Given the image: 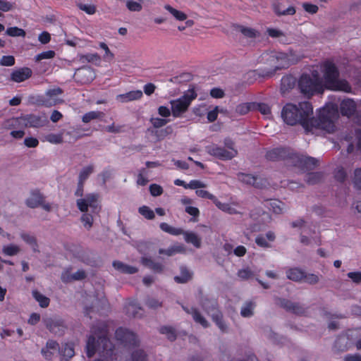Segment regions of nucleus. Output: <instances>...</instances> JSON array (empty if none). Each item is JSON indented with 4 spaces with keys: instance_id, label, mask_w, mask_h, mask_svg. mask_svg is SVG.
Returning <instances> with one entry per match:
<instances>
[{
    "instance_id": "f257e3e1",
    "label": "nucleus",
    "mask_w": 361,
    "mask_h": 361,
    "mask_svg": "<svg viewBox=\"0 0 361 361\" xmlns=\"http://www.w3.org/2000/svg\"><path fill=\"white\" fill-rule=\"evenodd\" d=\"M333 114H280L281 118L288 125L300 123L305 130L312 131L319 129L332 133L335 124L331 116Z\"/></svg>"
},
{
    "instance_id": "f03ea898",
    "label": "nucleus",
    "mask_w": 361,
    "mask_h": 361,
    "mask_svg": "<svg viewBox=\"0 0 361 361\" xmlns=\"http://www.w3.org/2000/svg\"><path fill=\"white\" fill-rule=\"evenodd\" d=\"M76 204L78 209L82 212L80 220L83 226L90 230L93 224V214L98 213L100 210L99 205V195L95 193H90L84 197L78 199Z\"/></svg>"
},
{
    "instance_id": "7ed1b4c3",
    "label": "nucleus",
    "mask_w": 361,
    "mask_h": 361,
    "mask_svg": "<svg viewBox=\"0 0 361 361\" xmlns=\"http://www.w3.org/2000/svg\"><path fill=\"white\" fill-rule=\"evenodd\" d=\"M324 78L326 88L335 91L351 92V87L345 80L339 79V72L336 65L326 61L323 65Z\"/></svg>"
},
{
    "instance_id": "20e7f679",
    "label": "nucleus",
    "mask_w": 361,
    "mask_h": 361,
    "mask_svg": "<svg viewBox=\"0 0 361 361\" xmlns=\"http://www.w3.org/2000/svg\"><path fill=\"white\" fill-rule=\"evenodd\" d=\"M298 87L303 94L310 97L314 94H322L324 92L322 81L317 73L310 76L302 75L298 80Z\"/></svg>"
},
{
    "instance_id": "39448f33",
    "label": "nucleus",
    "mask_w": 361,
    "mask_h": 361,
    "mask_svg": "<svg viewBox=\"0 0 361 361\" xmlns=\"http://www.w3.org/2000/svg\"><path fill=\"white\" fill-rule=\"evenodd\" d=\"M116 338L118 342H119V345H122L123 348V350L118 351V348L120 346H118V348H116L114 345L112 347L114 348V352L117 354L114 357L121 359V357L123 354L126 353V350H129L131 347H135L137 345L138 341L135 334L129 330L123 328H119L116 331ZM111 345H113L111 343ZM117 360H119L117 359Z\"/></svg>"
},
{
    "instance_id": "423d86ee",
    "label": "nucleus",
    "mask_w": 361,
    "mask_h": 361,
    "mask_svg": "<svg viewBox=\"0 0 361 361\" xmlns=\"http://www.w3.org/2000/svg\"><path fill=\"white\" fill-rule=\"evenodd\" d=\"M197 97L195 87L191 85L188 90L183 92V95L170 101L171 113H185Z\"/></svg>"
},
{
    "instance_id": "0eeeda50",
    "label": "nucleus",
    "mask_w": 361,
    "mask_h": 361,
    "mask_svg": "<svg viewBox=\"0 0 361 361\" xmlns=\"http://www.w3.org/2000/svg\"><path fill=\"white\" fill-rule=\"evenodd\" d=\"M12 125H23L25 127L40 128L49 123L47 114H25L11 121Z\"/></svg>"
},
{
    "instance_id": "6e6552de",
    "label": "nucleus",
    "mask_w": 361,
    "mask_h": 361,
    "mask_svg": "<svg viewBox=\"0 0 361 361\" xmlns=\"http://www.w3.org/2000/svg\"><path fill=\"white\" fill-rule=\"evenodd\" d=\"M271 107L266 103L262 102H245L236 106V113H249L250 111H259V113H270Z\"/></svg>"
},
{
    "instance_id": "1a4fd4ad",
    "label": "nucleus",
    "mask_w": 361,
    "mask_h": 361,
    "mask_svg": "<svg viewBox=\"0 0 361 361\" xmlns=\"http://www.w3.org/2000/svg\"><path fill=\"white\" fill-rule=\"evenodd\" d=\"M206 151L210 155L221 159H231L237 154V151L234 148L231 147L230 149H226L214 144L207 146Z\"/></svg>"
},
{
    "instance_id": "9d476101",
    "label": "nucleus",
    "mask_w": 361,
    "mask_h": 361,
    "mask_svg": "<svg viewBox=\"0 0 361 361\" xmlns=\"http://www.w3.org/2000/svg\"><path fill=\"white\" fill-rule=\"evenodd\" d=\"M281 113H313V107L310 102H300L298 105L288 103L283 106Z\"/></svg>"
},
{
    "instance_id": "9b49d317",
    "label": "nucleus",
    "mask_w": 361,
    "mask_h": 361,
    "mask_svg": "<svg viewBox=\"0 0 361 361\" xmlns=\"http://www.w3.org/2000/svg\"><path fill=\"white\" fill-rule=\"evenodd\" d=\"M239 181L255 188H262L265 185V181L259 176H255L250 173H239L238 174Z\"/></svg>"
},
{
    "instance_id": "f8f14e48",
    "label": "nucleus",
    "mask_w": 361,
    "mask_h": 361,
    "mask_svg": "<svg viewBox=\"0 0 361 361\" xmlns=\"http://www.w3.org/2000/svg\"><path fill=\"white\" fill-rule=\"evenodd\" d=\"M77 80L82 83H90L96 78V73L91 67L79 68L75 74Z\"/></svg>"
},
{
    "instance_id": "ddd939ff",
    "label": "nucleus",
    "mask_w": 361,
    "mask_h": 361,
    "mask_svg": "<svg viewBox=\"0 0 361 361\" xmlns=\"http://www.w3.org/2000/svg\"><path fill=\"white\" fill-rule=\"evenodd\" d=\"M345 140L349 143L348 146V152L350 153L356 147L361 150V130L355 129L354 133L346 135Z\"/></svg>"
},
{
    "instance_id": "4468645a",
    "label": "nucleus",
    "mask_w": 361,
    "mask_h": 361,
    "mask_svg": "<svg viewBox=\"0 0 361 361\" xmlns=\"http://www.w3.org/2000/svg\"><path fill=\"white\" fill-rule=\"evenodd\" d=\"M59 343L53 340H49L46 345L42 348L41 353L44 359L51 360L54 355L59 353Z\"/></svg>"
},
{
    "instance_id": "2eb2a0df",
    "label": "nucleus",
    "mask_w": 361,
    "mask_h": 361,
    "mask_svg": "<svg viewBox=\"0 0 361 361\" xmlns=\"http://www.w3.org/2000/svg\"><path fill=\"white\" fill-rule=\"evenodd\" d=\"M32 74V71L30 68H20L11 73L10 80L15 82H21L30 78Z\"/></svg>"
},
{
    "instance_id": "dca6fc26",
    "label": "nucleus",
    "mask_w": 361,
    "mask_h": 361,
    "mask_svg": "<svg viewBox=\"0 0 361 361\" xmlns=\"http://www.w3.org/2000/svg\"><path fill=\"white\" fill-rule=\"evenodd\" d=\"M270 61L271 63H276L275 71L286 68L290 65L288 54L286 53H279L276 56H272Z\"/></svg>"
},
{
    "instance_id": "f3484780",
    "label": "nucleus",
    "mask_w": 361,
    "mask_h": 361,
    "mask_svg": "<svg viewBox=\"0 0 361 361\" xmlns=\"http://www.w3.org/2000/svg\"><path fill=\"white\" fill-rule=\"evenodd\" d=\"M272 7L274 13L278 16H293L295 13V8L294 6H290L286 7L283 2L275 1L272 4Z\"/></svg>"
},
{
    "instance_id": "a211bd4d",
    "label": "nucleus",
    "mask_w": 361,
    "mask_h": 361,
    "mask_svg": "<svg viewBox=\"0 0 361 361\" xmlns=\"http://www.w3.org/2000/svg\"><path fill=\"white\" fill-rule=\"evenodd\" d=\"M275 234L272 231L267 232L265 235H259L255 238L256 244L262 247H271V243L275 240Z\"/></svg>"
},
{
    "instance_id": "6ab92c4d",
    "label": "nucleus",
    "mask_w": 361,
    "mask_h": 361,
    "mask_svg": "<svg viewBox=\"0 0 361 361\" xmlns=\"http://www.w3.org/2000/svg\"><path fill=\"white\" fill-rule=\"evenodd\" d=\"M16 119V118H13L8 121L5 123V128L11 130L10 135L13 138L19 140L23 138L25 135V131L23 129V128L25 126L23 125H12L11 121Z\"/></svg>"
},
{
    "instance_id": "aec40b11",
    "label": "nucleus",
    "mask_w": 361,
    "mask_h": 361,
    "mask_svg": "<svg viewBox=\"0 0 361 361\" xmlns=\"http://www.w3.org/2000/svg\"><path fill=\"white\" fill-rule=\"evenodd\" d=\"M361 104H356L355 102L351 99L343 100L340 104L341 113H356L357 109L360 111L359 109Z\"/></svg>"
},
{
    "instance_id": "412c9836",
    "label": "nucleus",
    "mask_w": 361,
    "mask_h": 361,
    "mask_svg": "<svg viewBox=\"0 0 361 361\" xmlns=\"http://www.w3.org/2000/svg\"><path fill=\"white\" fill-rule=\"evenodd\" d=\"M63 90L60 87L49 90L46 92L45 97L47 101L49 103L50 106H54L61 102L62 100L59 98V96L62 94Z\"/></svg>"
},
{
    "instance_id": "4be33fe9",
    "label": "nucleus",
    "mask_w": 361,
    "mask_h": 361,
    "mask_svg": "<svg viewBox=\"0 0 361 361\" xmlns=\"http://www.w3.org/2000/svg\"><path fill=\"white\" fill-rule=\"evenodd\" d=\"M143 95L141 90H133L125 94H118L116 99L120 102H128L140 99Z\"/></svg>"
},
{
    "instance_id": "5701e85b",
    "label": "nucleus",
    "mask_w": 361,
    "mask_h": 361,
    "mask_svg": "<svg viewBox=\"0 0 361 361\" xmlns=\"http://www.w3.org/2000/svg\"><path fill=\"white\" fill-rule=\"evenodd\" d=\"M174 184L178 186H182L185 189H197L207 187V184L200 180H192L188 183H186L182 180L176 179Z\"/></svg>"
},
{
    "instance_id": "b1692460",
    "label": "nucleus",
    "mask_w": 361,
    "mask_h": 361,
    "mask_svg": "<svg viewBox=\"0 0 361 361\" xmlns=\"http://www.w3.org/2000/svg\"><path fill=\"white\" fill-rule=\"evenodd\" d=\"M140 262L142 264L155 273H161L164 268L161 263L154 262L151 257H142Z\"/></svg>"
},
{
    "instance_id": "393cba45",
    "label": "nucleus",
    "mask_w": 361,
    "mask_h": 361,
    "mask_svg": "<svg viewBox=\"0 0 361 361\" xmlns=\"http://www.w3.org/2000/svg\"><path fill=\"white\" fill-rule=\"evenodd\" d=\"M212 311V312L208 310V313L211 314V316L216 326L222 332H227L228 328L226 322L223 320L221 313L214 308Z\"/></svg>"
},
{
    "instance_id": "a878e982",
    "label": "nucleus",
    "mask_w": 361,
    "mask_h": 361,
    "mask_svg": "<svg viewBox=\"0 0 361 361\" xmlns=\"http://www.w3.org/2000/svg\"><path fill=\"white\" fill-rule=\"evenodd\" d=\"M43 197L42 194L36 190L32 192L30 196L26 200V204L30 208H35L42 204Z\"/></svg>"
},
{
    "instance_id": "bb28decb",
    "label": "nucleus",
    "mask_w": 361,
    "mask_h": 361,
    "mask_svg": "<svg viewBox=\"0 0 361 361\" xmlns=\"http://www.w3.org/2000/svg\"><path fill=\"white\" fill-rule=\"evenodd\" d=\"M113 267L116 270L123 274H135L137 271V269L135 267L128 265L120 261H114L113 262Z\"/></svg>"
},
{
    "instance_id": "cd10ccee",
    "label": "nucleus",
    "mask_w": 361,
    "mask_h": 361,
    "mask_svg": "<svg viewBox=\"0 0 361 361\" xmlns=\"http://www.w3.org/2000/svg\"><path fill=\"white\" fill-rule=\"evenodd\" d=\"M59 353L61 355V361H69L75 354L73 346L68 343H66L61 348L59 347Z\"/></svg>"
},
{
    "instance_id": "c85d7f7f",
    "label": "nucleus",
    "mask_w": 361,
    "mask_h": 361,
    "mask_svg": "<svg viewBox=\"0 0 361 361\" xmlns=\"http://www.w3.org/2000/svg\"><path fill=\"white\" fill-rule=\"evenodd\" d=\"M266 157L267 159L271 161L285 159L286 157V152L283 148H276L267 152Z\"/></svg>"
},
{
    "instance_id": "c756f323",
    "label": "nucleus",
    "mask_w": 361,
    "mask_h": 361,
    "mask_svg": "<svg viewBox=\"0 0 361 361\" xmlns=\"http://www.w3.org/2000/svg\"><path fill=\"white\" fill-rule=\"evenodd\" d=\"M178 115L179 114H159V116L152 118L151 122L155 128H159L169 122L170 119L168 118L169 116H173V117H176V116Z\"/></svg>"
},
{
    "instance_id": "7c9ffc66",
    "label": "nucleus",
    "mask_w": 361,
    "mask_h": 361,
    "mask_svg": "<svg viewBox=\"0 0 361 361\" xmlns=\"http://www.w3.org/2000/svg\"><path fill=\"white\" fill-rule=\"evenodd\" d=\"M182 234L184 235L185 240L187 243L192 244L195 247H200L201 238L196 233L183 231Z\"/></svg>"
},
{
    "instance_id": "2f4dec72",
    "label": "nucleus",
    "mask_w": 361,
    "mask_h": 361,
    "mask_svg": "<svg viewBox=\"0 0 361 361\" xmlns=\"http://www.w3.org/2000/svg\"><path fill=\"white\" fill-rule=\"evenodd\" d=\"M296 80L291 75L283 76L281 79V90L284 93L294 87Z\"/></svg>"
},
{
    "instance_id": "473e14b6",
    "label": "nucleus",
    "mask_w": 361,
    "mask_h": 361,
    "mask_svg": "<svg viewBox=\"0 0 361 361\" xmlns=\"http://www.w3.org/2000/svg\"><path fill=\"white\" fill-rule=\"evenodd\" d=\"M183 309L189 314H191L193 319L195 322L200 324L204 328H207L209 326L208 322L200 314V312L194 308H191L190 310L183 307Z\"/></svg>"
},
{
    "instance_id": "72a5a7b5",
    "label": "nucleus",
    "mask_w": 361,
    "mask_h": 361,
    "mask_svg": "<svg viewBox=\"0 0 361 361\" xmlns=\"http://www.w3.org/2000/svg\"><path fill=\"white\" fill-rule=\"evenodd\" d=\"M20 235L22 240L32 247L33 251H37L38 245L37 240L33 235L26 232H22Z\"/></svg>"
},
{
    "instance_id": "f704fd0d",
    "label": "nucleus",
    "mask_w": 361,
    "mask_h": 361,
    "mask_svg": "<svg viewBox=\"0 0 361 361\" xmlns=\"http://www.w3.org/2000/svg\"><path fill=\"white\" fill-rule=\"evenodd\" d=\"M235 31L242 33L245 37L255 38L256 37V31L250 27H245L241 25H233Z\"/></svg>"
},
{
    "instance_id": "c9c22d12",
    "label": "nucleus",
    "mask_w": 361,
    "mask_h": 361,
    "mask_svg": "<svg viewBox=\"0 0 361 361\" xmlns=\"http://www.w3.org/2000/svg\"><path fill=\"white\" fill-rule=\"evenodd\" d=\"M214 204L218 209L229 214H235L239 213L233 205L228 203H223L220 202L218 199L216 200Z\"/></svg>"
},
{
    "instance_id": "e433bc0d",
    "label": "nucleus",
    "mask_w": 361,
    "mask_h": 361,
    "mask_svg": "<svg viewBox=\"0 0 361 361\" xmlns=\"http://www.w3.org/2000/svg\"><path fill=\"white\" fill-rule=\"evenodd\" d=\"M185 248L182 245H176L169 247L168 249H160L159 253L160 255H166L167 256H173L176 253H180L184 252Z\"/></svg>"
},
{
    "instance_id": "4c0bfd02",
    "label": "nucleus",
    "mask_w": 361,
    "mask_h": 361,
    "mask_svg": "<svg viewBox=\"0 0 361 361\" xmlns=\"http://www.w3.org/2000/svg\"><path fill=\"white\" fill-rule=\"evenodd\" d=\"M267 207L274 213L280 214L284 209V204L278 200H271L267 203Z\"/></svg>"
},
{
    "instance_id": "58836bf2",
    "label": "nucleus",
    "mask_w": 361,
    "mask_h": 361,
    "mask_svg": "<svg viewBox=\"0 0 361 361\" xmlns=\"http://www.w3.org/2000/svg\"><path fill=\"white\" fill-rule=\"evenodd\" d=\"M164 8L177 20L183 21L187 19V15L185 13L174 8L169 4L165 5Z\"/></svg>"
},
{
    "instance_id": "ea45409f",
    "label": "nucleus",
    "mask_w": 361,
    "mask_h": 361,
    "mask_svg": "<svg viewBox=\"0 0 361 361\" xmlns=\"http://www.w3.org/2000/svg\"><path fill=\"white\" fill-rule=\"evenodd\" d=\"M286 274L289 279L295 281H302L305 276V272L297 268L290 269Z\"/></svg>"
},
{
    "instance_id": "a19ab883",
    "label": "nucleus",
    "mask_w": 361,
    "mask_h": 361,
    "mask_svg": "<svg viewBox=\"0 0 361 361\" xmlns=\"http://www.w3.org/2000/svg\"><path fill=\"white\" fill-rule=\"evenodd\" d=\"M20 252V247L16 244H8L4 245L2 247V252L6 256H14Z\"/></svg>"
},
{
    "instance_id": "79ce46f5",
    "label": "nucleus",
    "mask_w": 361,
    "mask_h": 361,
    "mask_svg": "<svg viewBox=\"0 0 361 361\" xmlns=\"http://www.w3.org/2000/svg\"><path fill=\"white\" fill-rule=\"evenodd\" d=\"M159 227L163 231L173 235H178L183 233V229L173 227L167 223H161Z\"/></svg>"
},
{
    "instance_id": "37998d69",
    "label": "nucleus",
    "mask_w": 361,
    "mask_h": 361,
    "mask_svg": "<svg viewBox=\"0 0 361 361\" xmlns=\"http://www.w3.org/2000/svg\"><path fill=\"white\" fill-rule=\"evenodd\" d=\"M28 101L30 104H35L37 106H50V102L47 101L46 97L44 96H30L29 97Z\"/></svg>"
},
{
    "instance_id": "c03bdc74",
    "label": "nucleus",
    "mask_w": 361,
    "mask_h": 361,
    "mask_svg": "<svg viewBox=\"0 0 361 361\" xmlns=\"http://www.w3.org/2000/svg\"><path fill=\"white\" fill-rule=\"evenodd\" d=\"M94 172V166L88 165L83 167L80 171L78 180L80 183H85L88 177Z\"/></svg>"
},
{
    "instance_id": "a18cd8bd",
    "label": "nucleus",
    "mask_w": 361,
    "mask_h": 361,
    "mask_svg": "<svg viewBox=\"0 0 361 361\" xmlns=\"http://www.w3.org/2000/svg\"><path fill=\"white\" fill-rule=\"evenodd\" d=\"M42 141H46V142H49L51 144H54V145L61 144L63 141V134L62 133H59V134L49 133L44 136Z\"/></svg>"
},
{
    "instance_id": "49530a36",
    "label": "nucleus",
    "mask_w": 361,
    "mask_h": 361,
    "mask_svg": "<svg viewBox=\"0 0 361 361\" xmlns=\"http://www.w3.org/2000/svg\"><path fill=\"white\" fill-rule=\"evenodd\" d=\"M255 304L253 302H247L241 308L240 314L244 317H250L253 315Z\"/></svg>"
},
{
    "instance_id": "de8ad7c7",
    "label": "nucleus",
    "mask_w": 361,
    "mask_h": 361,
    "mask_svg": "<svg viewBox=\"0 0 361 361\" xmlns=\"http://www.w3.org/2000/svg\"><path fill=\"white\" fill-rule=\"evenodd\" d=\"M33 298L39 302L40 307H47L49 305V299L37 290L32 291Z\"/></svg>"
},
{
    "instance_id": "09e8293b",
    "label": "nucleus",
    "mask_w": 361,
    "mask_h": 361,
    "mask_svg": "<svg viewBox=\"0 0 361 361\" xmlns=\"http://www.w3.org/2000/svg\"><path fill=\"white\" fill-rule=\"evenodd\" d=\"M191 276V273L186 268L181 267L180 276H175L174 280L178 283H183L188 281Z\"/></svg>"
},
{
    "instance_id": "8fccbe9b",
    "label": "nucleus",
    "mask_w": 361,
    "mask_h": 361,
    "mask_svg": "<svg viewBox=\"0 0 361 361\" xmlns=\"http://www.w3.org/2000/svg\"><path fill=\"white\" fill-rule=\"evenodd\" d=\"M45 324L47 327L52 332L57 333L56 327H59L61 326L62 322L59 319L48 318L46 319Z\"/></svg>"
},
{
    "instance_id": "3c124183",
    "label": "nucleus",
    "mask_w": 361,
    "mask_h": 361,
    "mask_svg": "<svg viewBox=\"0 0 361 361\" xmlns=\"http://www.w3.org/2000/svg\"><path fill=\"white\" fill-rule=\"evenodd\" d=\"M204 188H205L195 189L196 195L199 197L209 199L214 203L217 198L213 194L204 190Z\"/></svg>"
},
{
    "instance_id": "603ef678",
    "label": "nucleus",
    "mask_w": 361,
    "mask_h": 361,
    "mask_svg": "<svg viewBox=\"0 0 361 361\" xmlns=\"http://www.w3.org/2000/svg\"><path fill=\"white\" fill-rule=\"evenodd\" d=\"M282 305L287 310L293 311L294 313L300 314L303 313V310L298 304L291 302L290 301H285Z\"/></svg>"
},
{
    "instance_id": "864d4df0",
    "label": "nucleus",
    "mask_w": 361,
    "mask_h": 361,
    "mask_svg": "<svg viewBox=\"0 0 361 361\" xmlns=\"http://www.w3.org/2000/svg\"><path fill=\"white\" fill-rule=\"evenodd\" d=\"M6 34L11 37H24L26 32L24 30L18 27H8L6 30Z\"/></svg>"
},
{
    "instance_id": "5fc2aeb1",
    "label": "nucleus",
    "mask_w": 361,
    "mask_h": 361,
    "mask_svg": "<svg viewBox=\"0 0 361 361\" xmlns=\"http://www.w3.org/2000/svg\"><path fill=\"white\" fill-rule=\"evenodd\" d=\"M318 113H322V110L319 109ZM322 113H338V103L336 102H328L324 106L322 109Z\"/></svg>"
},
{
    "instance_id": "6e6d98bb",
    "label": "nucleus",
    "mask_w": 361,
    "mask_h": 361,
    "mask_svg": "<svg viewBox=\"0 0 361 361\" xmlns=\"http://www.w3.org/2000/svg\"><path fill=\"white\" fill-rule=\"evenodd\" d=\"M76 5L81 11H85L89 15H92L96 13L97 8L93 4H84L80 2H78Z\"/></svg>"
},
{
    "instance_id": "4d7b16f0",
    "label": "nucleus",
    "mask_w": 361,
    "mask_h": 361,
    "mask_svg": "<svg viewBox=\"0 0 361 361\" xmlns=\"http://www.w3.org/2000/svg\"><path fill=\"white\" fill-rule=\"evenodd\" d=\"M132 361H147V355L142 350L137 349L133 351Z\"/></svg>"
},
{
    "instance_id": "13d9d810",
    "label": "nucleus",
    "mask_w": 361,
    "mask_h": 361,
    "mask_svg": "<svg viewBox=\"0 0 361 361\" xmlns=\"http://www.w3.org/2000/svg\"><path fill=\"white\" fill-rule=\"evenodd\" d=\"M139 213L147 219H153L155 217L154 211L147 206L140 207Z\"/></svg>"
},
{
    "instance_id": "bf43d9fd",
    "label": "nucleus",
    "mask_w": 361,
    "mask_h": 361,
    "mask_svg": "<svg viewBox=\"0 0 361 361\" xmlns=\"http://www.w3.org/2000/svg\"><path fill=\"white\" fill-rule=\"evenodd\" d=\"M322 178L320 173H310L305 176V180L309 184H315L318 183Z\"/></svg>"
},
{
    "instance_id": "052dcab7",
    "label": "nucleus",
    "mask_w": 361,
    "mask_h": 361,
    "mask_svg": "<svg viewBox=\"0 0 361 361\" xmlns=\"http://www.w3.org/2000/svg\"><path fill=\"white\" fill-rule=\"evenodd\" d=\"M159 331L161 334L166 335L170 341H173L176 338V333L172 327L162 326L160 328Z\"/></svg>"
},
{
    "instance_id": "680f3d73",
    "label": "nucleus",
    "mask_w": 361,
    "mask_h": 361,
    "mask_svg": "<svg viewBox=\"0 0 361 361\" xmlns=\"http://www.w3.org/2000/svg\"><path fill=\"white\" fill-rule=\"evenodd\" d=\"M198 111L201 113H224L222 109H220L218 106H209L208 108L206 105H200Z\"/></svg>"
},
{
    "instance_id": "e2e57ef3",
    "label": "nucleus",
    "mask_w": 361,
    "mask_h": 361,
    "mask_svg": "<svg viewBox=\"0 0 361 361\" xmlns=\"http://www.w3.org/2000/svg\"><path fill=\"white\" fill-rule=\"evenodd\" d=\"M80 60L86 61L87 62H94V63H99L101 61L100 56L95 53V54H87L85 55H82L80 57Z\"/></svg>"
},
{
    "instance_id": "0e129e2a",
    "label": "nucleus",
    "mask_w": 361,
    "mask_h": 361,
    "mask_svg": "<svg viewBox=\"0 0 361 361\" xmlns=\"http://www.w3.org/2000/svg\"><path fill=\"white\" fill-rule=\"evenodd\" d=\"M139 310H140V307H138L135 303H129L126 307L127 313L133 317H137L140 315L139 314Z\"/></svg>"
},
{
    "instance_id": "69168bd1",
    "label": "nucleus",
    "mask_w": 361,
    "mask_h": 361,
    "mask_svg": "<svg viewBox=\"0 0 361 361\" xmlns=\"http://www.w3.org/2000/svg\"><path fill=\"white\" fill-rule=\"evenodd\" d=\"M55 52L52 50L42 52L35 56L36 61H40L43 59H52L55 56Z\"/></svg>"
},
{
    "instance_id": "338daca9",
    "label": "nucleus",
    "mask_w": 361,
    "mask_h": 361,
    "mask_svg": "<svg viewBox=\"0 0 361 361\" xmlns=\"http://www.w3.org/2000/svg\"><path fill=\"white\" fill-rule=\"evenodd\" d=\"M252 276L253 273L249 268H244L238 271V276L243 280L248 279Z\"/></svg>"
},
{
    "instance_id": "774afa93",
    "label": "nucleus",
    "mask_w": 361,
    "mask_h": 361,
    "mask_svg": "<svg viewBox=\"0 0 361 361\" xmlns=\"http://www.w3.org/2000/svg\"><path fill=\"white\" fill-rule=\"evenodd\" d=\"M353 183L355 188L361 190V168L355 171Z\"/></svg>"
}]
</instances>
